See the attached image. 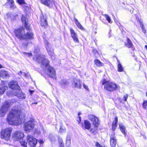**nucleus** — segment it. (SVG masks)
I'll return each mask as SVG.
<instances>
[{"label": "nucleus", "mask_w": 147, "mask_h": 147, "mask_svg": "<svg viewBox=\"0 0 147 147\" xmlns=\"http://www.w3.org/2000/svg\"><path fill=\"white\" fill-rule=\"evenodd\" d=\"M96 146L97 147H102V146L98 142H96Z\"/></svg>", "instance_id": "45"}, {"label": "nucleus", "mask_w": 147, "mask_h": 147, "mask_svg": "<svg viewBox=\"0 0 147 147\" xmlns=\"http://www.w3.org/2000/svg\"><path fill=\"white\" fill-rule=\"evenodd\" d=\"M88 119L96 127L99 124V120L98 118L93 115H90L88 116Z\"/></svg>", "instance_id": "10"}, {"label": "nucleus", "mask_w": 147, "mask_h": 147, "mask_svg": "<svg viewBox=\"0 0 147 147\" xmlns=\"http://www.w3.org/2000/svg\"><path fill=\"white\" fill-rule=\"evenodd\" d=\"M12 131V129L11 128H7L3 129L1 132V138L6 140H8L10 138Z\"/></svg>", "instance_id": "4"}, {"label": "nucleus", "mask_w": 147, "mask_h": 147, "mask_svg": "<svg viewBox=\"0 0 147 147\" xmlns=\"http://www.w3.org/2000/svg\"><path fill=\"white\" fill-rule=\"evenodd\" d=\"M72 86L74 87H76L78 88H81L82 86L80 80L74 78L73 80L72 83Z\"/></svg>", "instance_id": "16"}, {"label": "nucleus", "mask_w": 147, "mask_h": 147, "mask_svg": "<svg viewBox=\"0 0 147 147\" xmlns=\"http://www.w3.org/2000/svg\"><path fill=\"white\" fill-rule=\"evenodd\" d=\"M14 96H17L19 99H24L26 97L25 94L21 91L20 89L16 90V92L13 94Z\"/></svg>", "instance_id": "15"}, {"label": "nucleus", "mask_w": 147, "mask_h": 147, "mask_svg": "<svg viewBox=\"0 0 147 147\" xmlns=\"http://www.w3.org/2000/svg\"><path fill=\"white\" fill-rule=\"evenodd\" d=\"M90 132L92 133H93L94 132V131L92 129H91Z\"/></svg>", "instance_id": "52"}, {"label": "nucleus", "mask_w": 147, "mask_h": 147, "mask_svg": "<svg viewBox=\"0 0 147 147\" xmlns=\"http://www.w3.org/2000/svg\"><path fill=\"white\" fill-rule=\"evenodd\" d=\"M12 105L10 100H6L1 107L0 113L3 114V115H4L8 110L10 105Z\"/></svg>", "instance_id": "7"}, {"label": "nucleus", "mask_w": 147, "mask_h": 147, "mask_svg": "<svg viewBox=\"0 0 147 147\" xmlns=\"http://www.w3.org/2000/svg\"><path fill=\"white\" fill-rule=\"evenodd\" d=\"M94 62L97 66L98 67H100L103 65V63L101 62L98 60L96 59L94 61Z\"/></svg>", "instance_id": "29"}, {"label": "nucleus", "mask_w": 147, "mask_h": 147, "mask_svg": "<svg viewBox=\"0 0 147 147\" xmlns=\"http://www.w3.org/2000/svg\"><path fill=\"white\" fill-rule=\"evenodd\" d=\"M24 136L23 133L20 131H17L13 132L12 137L13 139L16 140H18L22 138Z\"/></svg>", "instance_id": "9"}, {"label": "nucleus", "mask_w": 147, "mask_h": 147, "mask_svg": "<svg viewBox=\"0 0 147 147\" xmlns=\"http://www.w3.org/2000/svg\"><path fill=\"white\" fill-rule=\"evenodd\" d=\"M34 122L32 121H29L24 123V130L27 132H29L34 128Z\"/></svg>", "instance_id": "8"}, {"label": "nucleus", "mask_w": 147, "mask_h": 147, "mask_svg": "<svg viewBox=\"0 0 147 147\" xmlns=\"http://www.w3.org/2000/svg\"><path fill=\"white\" fill-rule=\"evenodd\" d=\"M58 139L59 145L60 144H64L63 143V140L61 138L59 137L58 138Z\"/></svg>", "instance_id": "40"}, {"label": "nucleus", "mask_w": 147, "mask_h": 147, "mask_svg": "<svg viewBox=\"0 0 147 147\" xmlns=\"http://www.w3.org/2000/svg\"><path fill=\"white\" fill-rule=\"evenodd\" d=\"M83 86L84 88L86 90H87L88 89V88L87 86L85 84H83Z\"/></svg>", "instance_id": "47"}, {"label": "nucleus", "mask_w": 147, "mask_h": 147, "mask_svg": "<svg viewBox=\"0 0 147 147\" xmlns=\"http://www.w3.org/2000/svg\"><path fill=\"white\" fill-rule=\"evenodd\" d=\"M2 67V66L1 64H0V69Z\"/></svg>", "instance_id": "54"}, {"label": "nucleus", "mask_w": 147, "mask_h": 147, "mask_svg": "<svg viewBox=\"0 0 147 147\" xmlns=\"http://www.w3.org/2000/svg\"><path fill=\"white\" fill-rule=\"evenodd\" d=\"M27 142L31 147H34L37 143V140L32 136H28Z\"/></svg>", "instance_id": "11"}, {"label": "nucleus", "mask_w": 147, "mask_h": 147, "mask_svg": "<svg viewBox=\"0 0 147 147\" xmlns=\"http://www.w3.org/2000/svg\"><path fill=\"white\" fill-rule=\"evenodd\" d=\"M18 75L21 76H23L25 77H27V74L24 72H23L22 71H20L18 73Z\"/></svg>", "instance_id": "35"}, {"label": "nucleus", "mask_w": 147, "mask_h": 147, "mask_svg": "<svg viewBox=\"0 0 147 147\" xmlns=\"http://www.w3.org/2000/svg\"><path fill=\"white\" fill-rule=\"evenodd\" d=\"M45 142L44 140H39L38 141L39 143L40 144V146H43V144Z\"/></svg>", "instance_id": "38"}, {"label": "nucleus", "mask_w": 147, "mask_h": 147, "mask_svg": "<svg viewBox=\"0 0 147 147\" xmlns=\"http://www.w3.org/2000/svg\"><path fill=\"white\" fill-rule=\"evenodd\" d=\"M49 139L51 142H54L55 140V138L54 136L50 134L49 136Z\"/></svg>", "instance_id": "31"}, {"label": "nucleus", "mask_w": 147, "mask_h": 147, "mask_svg": "<svg viewBox=\"0 0 147 147\" xmlns=\"http://www.w3.org/2000/svg\"><path fill=\"white\" fill-rule=\"evenodd\" d=\"M59 147H64V144H60Z\"/></svg>", "instance_id": "50"}, {"label": "nucleus", "mask_w": 147, "mask_h": 147, "mask_svg": "<svg viewBox=\"0 0 147 147\" xmlns=\"http://www.w3.org/2000/svg\"><path fill=\"white\" fill-rule=\"evenodd\" d=\"M110 144L112 147H115L116 143V139L114 136L111 137Z\"/></svg>", "instance_id": "23"}, {"label": "nucleus", "mask_w": 147, "mask_h": 147, "mask_svg": "<svg viewBox=\"0 0 147 147\" xmlns=\"http://www.w3.org/2000/svg\"><path fill=\"white\" fill-rule=\"evenodd\" d=\"M7 2L5 4L7 7H9L12 9H14L16 8L14 5V3L13 0H7Z\"/></svg>", "instance_id": "17"}, {"label": "nucleus", "mask_w": 147, "mask_h": 147, "mask_svg": "<svg viewBox=\"0 0 147 147\" xmlns=\"http://www.w3.org/2000/svg\"><path fill=\"white\" fill-rule=\"evenodd\" d=\"M44 42L45 45L46 49L49 55L51 57L52 59H55V57L54 56L53 49H52L51 45L49 44L47 40L45 39Z\"/></svg>", "instance_id": "6"}, {"label": "nucleus", "mask_w": 147, "mask_h": 147, "mask_svg": "<svg viewBox=\"0 0 147 147\" xmlns=\"http://www.w3.org/2000/svg\"><path fill=\"white\" fill-rule=\"evenodd\" d=\"M118 86L116 84L113 82H108L104 86V88L109 92H113L116 90L118 88Z\"/></svg>", "instance_id": "5"}, {"label": "nucleus", "mask_w": 147, "mask_h": 147, "mask_svg": "<svg viewBox=\"0 0 147 147\" xmlns=\"http://www.w3.org/2000/svg\"><path fill=\"white\" fill-rule=\"evenodd\" d=\"M70 31L71 36L73 38L74 41L75 42L78 43L79 40L78 37L74 30L71 28L70 29Z\"/></svg>", "instance_id": "18"}, {"label": "nucleus", "mask_w": 147, "mask_h": 147, "mask_svg": "<svg viewBox=\"0 0 147 147\" xmlns=\"http://www.w3.org/2000/svg\"><path fill=\"white\" fill-rule=\"evenodd\" d=\"M40 2L44 5L51 8L55 4L54 0H40Z\"/></svg>", "instance_id": "14"}, {"label": "nucleus", "mask_w": 147, "mask_h": 147, "mask_svg": "<svg viewBox=\"0 0 147 147\" xmlns=\"http://www.w3.org/2000/svg\"><path fill=\"white\" fill-rule=\"evenodd\" d=\"M20 143L21 145L24 147H27V143L24 140H22V141H20Z\"/></svg>", "instance_id": "36"}, {"label": "nucleus", "mask_w": 147, "mask_h": 147, "mask_svg": "<svg viewBox=\"0 0 147 147\" xmlns=\"http://www.w3.org/2000/svg\"><path fill=\"white\" fill-rule=\"evenodd\" d=\"M141 27L142 28V31H143V32L144 33H146V31L145 30H144V26L143 25H142V26H141Z\"/></svg>", "instance_id": "46"}, {"label": "nucleus", "mask_w": 147, "mask_h": 147, "mask_svg": "<svg viewBox=\"0 0 147 147\" xmlns=\"http://www.w3.org/2000/svg\"><path fill=\"white\" fill-rule=\"evenodd\" d=\"M119 126L121 131L125 136L126 135V133L125 132V126L120 124H119Z\"/></svg>", "instance_id": "28"}, {"label": "nucleus", "mask_w": 147, "mask_h": 147, "mask_svg": "<svg viewBox=\"0 0 147 147\" xmlns=\"http://www.w3.org/2000/svg\"><path fill=\"white\" fill-rule=\"evenodd\" d=\"M81 114V113L80 112H79L78 113V116H79Z\"/></svg>", "instance_id": "53"}, {"label": "nucleus", "mask_w": 147, "mask_h": 147, "mask_svg": "<svg viewBox=\"0 0 147 147\" xmlns=\"http://www.w3.org/2000/svg\"><path fill=\"white\" fill-rule=\"evenodd\" d=\"M41 63V67L46 70L47 74L53 78H56L55 69L49 65V61L45 58V55L40 53H37V62Z\"/></svg>", "instance_id": "2"}, {"label": "nucleus", "mask_w": 147, "mask_h": 147, "mask_svg": "<svg viewBox=\"0 0 147 147\" xmlns=\"http://www.w3.org/2000/svg\"><path fill=\"white\" fill-rule=\"evenodd\" d=\"M108 82L107 81V80L104 79H103L102 82V85H105Z\"/></svg>", "instance_id": "44"}, {"label": "nucleus", "mask_w": 147, "mask_h": 147, "mask_svg": "<svg viewBox=\"0 0 147 147\" xmlns=\"http://www.w3.org/2000/svg\"><path fill=\"white\" fill-rule=\"evenodd\" d=\"M79 119H80V121H81V117L79 116Z\"/></svg>", "instance_id": "55"}, {"label": "nucleus", "mask_w": 147, "mask_h": 147, "mask_svg": "<svg viewBox=\"0 0 147 147\" xmlns=\"http://www.w3.org/2000/svg\"><path fill=\"white\" fill-rule=\"evenodd\" d=\"M47 18L42 14L40 16V23L41 26L44 28H46L48 26Z\"/></svg>", "instance_id": "13"}, {"label": "nucleus", "mask_w": 147, "mask_h": 147, "mask_svg": "<svg viewBox=\"0 0 147 147\" xmlns=\"http://www.w3.org/2000/svg\"><path fill=\"white\" fill-rule=\"evenodd\" d=\"M26 20L27 19L25 16H22L21 20L22 23L24 24V26L26 27V29L29 30L30 29V26L26 21Z\"/></svg>", "instance_id": "21"}, {"label": "nucleus", "mask_w": 147, "mask_h": 147, "mask_svg": "<svg viewBox=\"0 0 147 147\" xmlns=\"http://www.w3.org/2000/svg\"><path fill=\"white\" fill-rule=\"evenodd\" d=\"M16 92V91H8L7 92V95L9 97H11L14 96L13 94Z\"/></svg>", "instance_id": "33"}, {"label": "nucleus", "mask_w": 147, "mask_h": 147, "mask_svg": "<svg viewBox=\"0 0 147 147\" xmlns=\"http://www.w3.org/2000/svg\"><path fill=\"white\" fill-rule=\"evenodd\" d=\"M16 36L20 40L32 39L33 38V34L30 31L28 32L25 34L24 30L23 28H21L18 29L14 30Z\"/></svg>", "instance_id": "3"}, {"label": "nucleus", "mask_w": 147, "mask_h": 147, "mask_svg": "<svg viewBox=\"0 0 147 147\" xmlns=\"http://www.w3.org/2000/svg\"><path fill=\"white\" fill-rule=\"evenodd\" d=\"M128 97V96L127 94L124 95L123 97V99L124 101H126L127 100V98Z\"/></svg>", "instance_id": "43"}, {"label": "nucleus", "mask_w": 147, "mask_h": 147, "mask_svg": "<svg viewBox=\"0 0 147 147\" xmlns=\"http://www.w3.org/2000/svg\"><path fill=\"white\" fill-rule=\"evenodd\" d=\"M142 107L144 109H147V101H146L145 100L144 101L142 104Z\"/></svg>", "instance_id": "37"}, {"label": "nucleus", "mask_w": 147, "mask_h": 147, "mask_svg": "<svg viewBox=\"0 0 147 147\" xmlns=\"http://www.w3.org/2000/svg\"><path fill=\"white\" fill-rule=\"evenodd\" d=\"M24 119V117L21 115L20 109L18 107H14L9 112L7 119L10 124L18 125L22 123Z\"/></svg>", "instance_id": "1"}, {"label": "nucleus", "mask_w": 147, "mask_h": 147, "mask_svg": "<svg viewBox=\"0 0 147 147\" xmlns=\"http://www.w3.org/2000/svg\"><path fill=\"white\" fill-rule=\"evenodd\" d=\"M74 21H75V24L78 27L81 29H83V27H82V25L78 22V20L76 19L75 18Z\"/></svg>", "instance_id": "30"}, {"label": "nucleus", "mask_w": 147, "mask_h": 147, "mask_svg": "<svg viewBox=\"0 0 147 147\" xmlns=\"http://www.w3.org/2000/svg\"><path fill=\"white\" fill-rule=\"evenodd\" d=\"M17 1L20 5L25 3L24 0H17Z\"/></svg>", "instance_id": "39"}, {"label": "nucleus", "mask_w": 147, "mask_h": 147, "mask_svg": "<svg viewBox=\"0 0 147 147\" xmlns=\"http://www.w3.org/2000/svg\"><path fill=\"white\" fill-rule=\"evenodd\" d=\"M0 76L3 78H8L10 77V75L7 71L1 70L0 71Z\"/></svg>", "instance_id": "20"}, {"label": "nucleus", "mask_w": 147, "mask_h": 147, "mask_svg": "<svg viewBox=\"0 0 147 147\" xmlns=\"http://www.w3.org/2000/svg\"><path fill=\"white\" fill-rule=\"evenodd\" d=\"M146 96H147V92H146Z\"/></svg>", "instance_id": "56"}, {"label": "nucleus", "mask_w": 147, "mask_h": 147, "mask_svg": "<svg viewBox=\"0 0 147 147\" xmlns=\"http://www.w3.org/2000/svg\"><path fill=\"white\" fill-rule=\"evenodd\" d=\"M136 18L137 21H138L139 19V18L138 16H136Z\"/></svg>", "instance_id": "51"}, {"label": "nucleus", "mask_w": 147, "mask_h": 147, "mask_svg": "<svg viewBox=\"0 0 147 147\" xmlns=\"http://www.w3.org/2000/svg\"><path fill=\"white\" fill-rule=\"evenodd\" d=\"M71 138L69 135L67 136L66 139V145L67 147H70L71 146Z\"/></svg>", "instance_id": "25"}, {"label": "nucleus", "mask_w": 147, "mask_h": 147, "mask_svg": "<svg viewBox=\"0 0 147 147\" xmlns=\"http://www.w3.org/2000/svg\"><path fill=\"white\" fill-rule=\"evenodd\" d=\"M117 118L116 117L115 118L114 120L112 123V129L113 131L115 130L117 127Z\"/></svg>", "instance_id": "24"}, {"label": "nucleus", "mask_w": 147, "mask_h": 147, "mask_svg": "<svg viewBox=\"0 0 147 147\" xmlns=\"http://www.w3.org/2000/svg\"><path fill=\"white\" fill-rule=\"evenodd\" d=\"M104 17L106 18L107 20L109 23H111L112 22L111 20V19L110 17L107 15L105 14L104 15Z\"/></svg>", "instance_id": "34"}, {"label": "nucleus", "mask_w": 147, "mask_h": 147, "mask_svg": "<svg viewBox=\"0 0 147 147\" xmlns=\"http://www.w3.org/2000/svg\"><path fill=\"white\" fill-rule=\"evenodd\" d=\"M92 52L93 53H94L95 54V56L96 57H97L98 56V53L97 51L96 50L93 49Z\"/></svg>", "instance_id": "42"}, {"label": "nucleus", "mask_w": 147, "mask_h": 147, "mask_svg": "<svg viewBox=\"0 0 147 147\" xmlns=\"http://www.w3.org/2000/svg\"><path fill=\"white\" fill-rule=\"evenodd\" d=\"M82 127L83 128L89 130L91 127V124L88 121L86 120L84 121V125L82 124Z\"/></svg>", "instance_id": "19"}, {"label": "nucleus", "mask_w": 147, "mask_h": 147, "mask_svg": "<svg viewBox=\"0 0 147 147\" xmlns=\"http://www.w3.org/2000/svg\"><path fill=\"white\" fill-rule=\"evenodd\" d=\"M60 83L63 87H65L68 84L67 80H62L60 81Z\"/></svg>", "instance_id": "27"}, {"label": "nucleus", "mask_w": 147, "mask_h": 147, "mask_svg": "<svg viewBox=\"0 0 147 147\" xmlns=\"http://www.w3.org/2000/svg\"><path fill=\"white\" fill-rule=\"evenodd\" d=\"M118 62L119 63L118 65V71L119 72L122 71H123V68L119 61H118Z\"/></svg>", "instance_id": "32"}, {"label": "nucleus", "mask_w": 147, "mask_h": 147, "mask_svg": "<svg viewBox=\"0 0 147 147\" xmlns=\"http://www.w3.org/2000/svg\"><path fill=\"white\" fill-rule=\"evenodd\" d=\"M125 45L127 47L131 48L132 51L134 50V48L133 47V45L131 40L128 38H127V42H125Z\"/></svg>", "instance_id": "22"}, {"label": "nucleus", "mask_w": 147, "mask_h": 147, "mask_svg": "<svg viewBox=\"0 0 147 147\" xmlns=\"http://www.w3.org/2000/svg\"><path fill=\"white\" fill-rule=\"evenodd\" d=\"M7 88V86L4 84L2 86L0 87V94H2Z\"/></svg>", "instance_id": "26"}, {"label": "nucleus", "mask_w": 147, "mask_h": 147, "mask_svg": "<svg viewBox=\"0 0 147 147\" xmlns=\"http://www.w3.org/2000/svg\"><path fill=\"white\" fill-rule=\"evenodd\" d=\"M29 92H30V94L31 95H32V94L34 92L33 91H32L30 90H29Z\"/></svg>", "instance_id": "49"}, {"label": "nucleus", "mask_w": 147, "mask_h": 147, "mask_svg": "<svg viewBox=\"0 0 147 147\" xmlns=\"http://www.w3.org/2000/svg\"><path fill=\"white\" fill-rule=\"evenodd\" d=\"M8 85L9 88L13 90H16L20 89V86L18 85V82L16 81H11L9 83Z\"/></svg>", "instance_id": "12"}, {"label": "nucleus", "mask_w": 147, "mask_h": 147, "mask_svg": "<svg viewBox=\"0 0 147 147\" xmlns=\"http://www.w3.org/2000/svg\"><path fill=\"white\" fill-rule=\"evenodd\" d=\"M23 54L27 56L28 57H30L31 56L32 54L31 53H27L25 52H23Z\"/></svg>", "instance_id": "41"}, {"label": "nucleus", "mask_w": 147, "mask_h": 147, "mask_svg": "<svg viewBox=\"0 0 147 147\" xmlns=\"http://www.w3.org/2000/svg\"><path fill=\"white\" fill-rule=\"evenodd\" d=\"M64 129H62L61 128V127H60V129H59V132H62L63 131H64Z\"/></svg>", "instance_id": "48"}]
</instances>
